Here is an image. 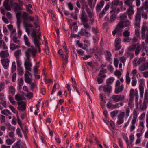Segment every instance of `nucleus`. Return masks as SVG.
Returning <instances> with one entry per match:
<instances>
[{"label": "nucleus", "instance_id": "obj_33", "mask_svg": "<svg viewBox=\"0 0 148 148\" xmlns=\"http://www.w3.org/2000/svg\"><path fill=\"white\" fill-rule=\"evenodd\" d=\"M123 27H120L121 29L123 28L124 27H128L131 24L130 22L128 20H126L122 22Z\"/></svg>", "mask_w": 148, "mask_h": 148}, {"label": "nucleus", "instance_id": "obj_4", "mask_svg": "<svg viewBox=\"0 0 148 148\" xmlns=\"http://www.w3.org/2000/svg\"><path fill=\"white\" fill-rule=\"evenodd\" d=\"M121 82L119 80L116 81L115 84L114 93L117 94L121 93L123 90L124 86L123 84L121 85Z\"/></svg>", "mask_w": 148, "mask_h": 148}, {"label": "nucleus", "instance_id": "obj_31", "mask_svg": "<svg viewBox=\"0 0 148 148\" xmlns=\"http://www.w3.org/2000/svg\"><path fill=\"white\" fill-rule=\"evenodd\" d=\"M23 39L25 44L28 46H30V43L29 41L28 38L26 35H24L23 36Z\"/></svg>", "mask_w": 148, "mask_h": 148}, {"label": "nucleus", "instance_id": "obj_29", "mask_svg": "<svg viewBox=\"0 0 148 148\" xmlns=\"http://www.w3.org/2000/svg\"><path fill=\"white\" fill-rule=\"evenodd\" d=\"M14 11H18L22 10L21 7L17 3H14Z\"/></svg>", "mask_w": 148, "mask_h": 148}, {"label": "nucleus", "instance_id": "obj_6", "mask_svg": "<svg viewBox=\"0 0 148 148\" xmlns=\"http://www.w3.org/2000/svg\"><path fill=\"white\" fill-rule=\"evenodd\" d=\"M27 56L26 57V59L25 60L24 64V66L25 70H27L29 71H31L32 64L30 58L29 56Z\"/></svg>", "mask_w": 148, "mask_h": 148}, {"label": "nucleus", "instance_id": "obj_18", "mask_svg": "<svg viewBox=\"0 0 148 148\" xmlns=\"http://www.w3.org/2000/svg\"><path fill=\"white\" fill-rule=\"evenodd\" d=\"M80 19L82 22L86 21H88L89 19L85 11L83 10L82 11Z\"/></svg>", "mask_w": 148, "mask_h": 148}, {"label": "nucleus", "instance_id": "obj_24", "mask_svg": "<svg viewBox=\"0 0 148 148\" xmlns=\"http://www.w3.org/2000/svg\"><path fill=\"white\" fill-rule=\"evenodd\" d=\"M106 72V70L105 69L102 68L100 71L98 75L99 76L104 78L106 77V75L104 73Z\"/></svg>", "mask_w": 148, "mask_h": 148}, {"label": "nucleus", "instance_id": "obj_30", "mask_svg": "<svg viewBox=\"0 0 148 148\" xmlns=\"http://www.w3.org/2000/svg\"><path fill=\"white\" fill-rule=\"evenodd\" d=\"M86 12L89 18H91L94 16V14L92 10H91L89 9L86 11Z\"/></svg>", "mask_w": 148, "mask_h": 148}, {"label": "nucleus", "instance_id": "obj_7", "mask_svg": "<svg viewBox=\"0 0 148 148\" xmlns=\"http://www.w3.org/2000/svg\"><path fill=\"white\" fill-rule=\"evenodd\" d=\"M130 47L131 48L130 49V50L133 51L135 50V53L136 56L139 54L141 50V47L140 45L138 43L135 44H133Z\"/></svg>", "mask_w": 148, "mask_h": 148}, {"label": "nucleus", "instance_id": "obj_64", "mask_svg": "<svg viewBox=\"0 0 148 148\" xmlns=\"http://www.w3.org/2000/svg\"><path fill=\"white\" fill-rule=\"evenodd\" d=\"M119 60L120 62L124 63L126 60V58L124 56H122L119 58Z\"/></svg>", "mask_w": 148, "mask_h": 148}, {"label": "nucleus", "instance_id": "obj_55", "mask_svg": "<svg viewBox=\"0 0 148 148\" xmlns=\"http://www.w3.org/2000/svg\"><path fill=\"white\" fill-rule=\"evenodd\" d=\"M123 34V36L125 37H128L130 35V32L128 30H125Z\"/></svg>", "mask_w": 148, "mask_h": 148}, {"label": "nucleus", "instance_id": "obj_11", "mask_svg": "<svg viewBox=\"0 0 148 148\" xmlns=\"http://www.w3.org/2000/svg\"><path fill=\"white\" fill-rule=\"evenodd\" d=\"M9 0H5L3 2V5L7 10L9 11L11 10L13 5V1H10L9 4Z\"/></svg>", "mask_w": 148, "mask_h": 148}, {"label": "nucleus", "instance_id": "obj_39", "mask_svg": "<svg viewBox=\"0 0 148 148\" xmlns=\"http://www.w3.org/2000/svg\"><path fill=\"white\" fill-rule=\"evenodd\" d=\"M142 62V61L140 58L138 60L137 58H135L133 61V64H135V66H137L139 65Z\"/></svg>", "mask_w": 148, "mask_h": 148}, {"label": "nucleus", "instance_id": "obj_42", "mask_svg": "<svg viewBox=\"0 0 148 148\" xmlns=\"http://www.w3.org/2000/svg\"><path fill=\"white\" fill-rule=\"evenodd\" d=\"M105 55L106 60L108 61H110L111 55L110 52L108 51H106Z\"/></svg>", "mask_w": 148, "mask_h": 148}, {"label": "nucleus", "instance_id": "obj_12", "mask_svg": "<svg viewBox=\"0 0 148 148\" xmlns=\"http://www.w3.org/2000/svg\"><path fill=\"white\" fill-rule=\"evenodd\" d=\"M10 60L8 58H2L1 60V62L3 67L5 69L8 68Z\"/></svg>", "mask_w": 148, "mask_h": 148}, {"label": "nucleus", "instance_id": "obj_17", "mask_svg": "<svg viewBox=\"0 0 148 148\" xmlns=\"http://www.w3.org/2000/svg\"><path fill=\"white\" fill-rule=\"evenodd\" d=\"M120 11L119 8L116 9L112 8V21H114L116 18V14Z\"/></svg>", "mask_w": 148, "mask_h": 148}, {"label": "nucleus", "instance_id": "obj_43", "mask_svg": "<svg viewBox=\"0 0 148 148\" xmlns=\"http://www.w3.org/2000/svg\"><path fill=\"white\" fill-rule=\"evenodd\" d=\"M121 29L120 28L119 26H118V25L115 28V30L112 31V33L113 35H115L116 33H118L120 32Z\"/></svg>", "mask_w": 148, "mask_h": 148}, {"label": "nucleus", "instance_id": "obj_54", "mask_svg": "<svg viewBox=\"0 0 148 148\" xmlns=\"http://www.w3.org/2000/svg\"><path fill=\"white\" fill-rule=\"evenodd\" d=\"M143 7L145 9L147 10L148 9V1L146 0L143 3Z\"/></svg>", "mask_w": 148, "mask_h": 148}, {"label": "nucleus", "instance_id": "obj_50", "mask_svg": "<svg viewBox=\"0 0 148 148\" xmlns=\"http://www.w3.org/2000/svg\"><path fill=\"white\" fill-rule=\"evenodd\" d=\"M39 40L37 39V38L34 39V44L37 47H38L41 44L39 43Z\"/></svg>", "mask_w": 148, "mask_h": 148}, {"label": "nucleus", "instance_id": "obj_45", "mask_svg": "<svg viewBox=\"0 0 148 148\" xmlns=\"http://www.w3.org/2000/svg\"><path fill=\"white\" fill-rule=\"evenodd\" d=\"M140 27H135L136 28L135 31V35L138 37H139L140 36Z\"/></svg>", "mask_w": 148, "mask_h": 148}, {"label": "nucleus", "instance_id": "obj_52", "mask_svg": "<svg viewBox=\"0 0 148 148\" xmlns=\"http://www.w3.org/2000/svg\"><path fill=\"white\" fill-rule=\"evenodd\" d=\"M16 69V62L15 61H13L12 65V72L13 73L14 72Z\"/></svg>", "mask_w": 148, "mask_h": 148}, {"label": "nucleus", "instance_id": "obj_27", "mask_svg": "<svg viewBox=\"0 0 148 148\" xmlns=\"http://www.w3.org/2000/svg\"><path fill=\"white\" fill-rule=\"evenodd\" d=\"M14 55L16 59H19L20 56L21 55V50L18 49L14 53Z\"/></svg>", "mask_w": 148, "mask_h": 148}, {"label": "nucleus", "instance_id": "obj_2", "mask_svg": "<svg viewBox=\"0 0 148 148\" xmlns=\"http://www.w3.org/2000/svg\"><path fill=\"white\" fill-rule=\"evenodd\" d=\"M141 38L145 39V41L146 44L148 43V27L143 25L141 29Z\"/></svg>", "mask_w": 148, "mask_h": 148}, {"label": "nucleus", "instance_id": "obj_48", "mask_svg": "<svg viewBox=\"0 0 148 148\" xmlns=\"http://www.w3.org/2000/svg\"><path fill=\"white\" fill-rule=\"evenodd\" d=\"M12 40L15 43L19 44L20 43V41L19 38L16 36H14L12 37Z\"/></svg>", "mask_w": 148, "mask_h": 148}, {"label": "nucleus", "instance_id": "obj_59", "mask_svg": "<svg viewBox=\"0 0 148 148\" xmlns=\"http://www.w3.org/2000/svg\"><path fill=\"white\" fill-rule=\"evenodd\" d=\"M10 102L12 104L14 105L15 101L14 100L13 97L10 95H9L8 96Z\"/></svg>", "mask_w": 148, "mask_h": 148}, {"label": "nucleus", "instance_id": "obj_28", "mask_svg": "<svg viewBox=\"0 0 148 148\" xmlns=\"http://www.w3.org/2000/svg\"><path fill=\"white\" fill-rule=\"evenodd\" d=\"M88 21H86L82 22L84 27L85 29H88L90 28L91 26V23L88 22Z\"/></svg>", "mask_w": 148, "mask_h": 148}, {"label": "nucleus", "instance_id": "obj_3", "mask_svg": "<svg viewBox=\"0 0 148 148\" xmlns=\"http://www.w3.org/2000/svg\"><path fill=\"white\" fill-rule=\"evenodd\" d=\"M106 85L103 86V91L108 96L110 93L111 91V78L108 79L106 81Z\"/></svg>", "mask_w": 148, "mask_h": 148}, {"label": "nucleus", "instance_id": "obj_60", "mask_svg": "<svg viewBox=\"0 0 148 148\" xmlns=\"http://www.w3.org/2000/svg\"><path fill=\"white\" fill-rule=\"evenodd\" d=\"M31 36L34 39L37 38V36L36 32L35 30H34L32 33L31 34Z\"/></svg>", "mask_w": 148, "mask_h": 148}, {"label": "nucleus", "instance_id": "obj_57", "mask_svg": "<svg viewBox=\"0 0 148 148\" xmlns=\"http://www.w3.org/2000/svg\"><path fill=\"white\" fill-rule=\"evenodd\" d=\"M5 84L3 82L0 83V92L2 91L5 88Z\"/></svg>", "mask_w": 148, "mask_h": 148}, {"label": "nucleus", "instance_id": "obj_10", "mask_svg": "<svg viewBox=\"0 0 148 148\" xmlns=\"http://www.w3.org/2000/svg\"><path fill=\"white\" fill-rule=\"evenodd\" d=\"M30 53L33 56H34L37 53V50L34 47L28 49L27 51L25 52V57H27V56H28L30 58Z\"/></svg>", "mask_w": 148, "mask_h": 148}, {"label": "nucleus", "instance_id": "obj_16", "mask_svg": "<svg viewBox=\"0 0 148 148\" xmlns=\"http://www.w3.org/2000/svg\"><path fill=\"white\" fill-rule=\"evenodd\" d=\"M121 41V40L119 38H117L116 39L115 42V50H119L121 47V45L120 44Z\"/></svg>", "mask_w": 148, "mask_h": 148}, {"label": "nucleus", "instance_id": "obj_13", "mask_svg": "<svg viewBox=\"0 0 148 148\" xmlns=\"http://www.w3.org/2000/svg\"><path fill=\"white\" fill-rule=\"evenodd\" d=\"M18 106L17 108L18 110L22 111H25L26 108V104L25 102L21 101L18 102Z\"/></svg>", "mask_w": 148, "mask_h": 148}, {"label": "nucleus", "instance_id": "obj_15", "mask_svg": "<svg viewBox=\"0 0 148 148\" xmlns=\"http://www.w3.org/2000/svg\"><path fill=\"white\" fill-rule=\"evenodd\" d=\"M127 18V15L126 14H123L121 15L120 16V22L118 24V26L120 27H123V25L122 22L124 21Z\"/></svg>", "mask_w": 148, "mask_h": 148}, {"label": "nucleus", "instance_id": "obj_25", "mask_svg": "<svg viewBox=\"0 0 148 148\" xmlns=\"http://www.w3.org/2000/svg\"><path fill=\"white\" fill-rule=\"evenodd\" d=\"M29 15V14L26 12H24L22 13L21 17L23 21H27Z\"/></svg>", "mask_w": 148, "mask_h": 148}, {"label": "nucleus", "instance_id": "obj_63", "mask_svg": "<svg viewBox=\"0 0 148 148\" xmlns=\"http://www.w3.org/2000/svg\"><path fill=\"white\" fill-rule=\"evenodd\" d=\"M144 9L143 7L138 8L137 12L136 14H141V12H143Z\"/></svg>", "mask_w": 148, "mask_h": 148}, {"label": "nucleus", "instance_id": "obj_44", "mask_svg": "<svg viewBox=\"0 0 148 148\" xmlns=\"http://www.w3.org/2000/svg\"><path fill=\"white\" fill-rule=\"evenodd\" d=\"M2 114L5 115H8V114L11 115V114L10 111L8 109H5L2 110L1 111Z\"/></svg>", "mask_w": 148, "mask_h": 148}, {"label": "nucleus", "instance_id": "obj_36", "mask_svg": "<svg viewBox=\"0 0 148 148\" xmlns=\"http://www.w3.org/2000/svg\"><path fill=\"white\" fill-rule=\"evenodd\" d=\"M88 4L90 7L92 9L95 6V3H93V0H87Z\"/></svg>", "mask_w": 148, "mask_h": 148}, {"label": "nucleus", "instance_id": "obj_40", "mask_svg": "<svg viewBox=\"0 0 148 148\" xmlns=\"http://www.w3.org/2000/svg\"><path fill=\"white\" fill-rule=\"evenodd\" d=\"M134 0H126L124 1V3L128 6H133L132 4Z\"/></svg>", "mask_w": 148, "mask_h": 148}, {"label": "nucleus", "instance_id": "obj_8", "mask_svg": "<svg viewBox=\"0 0 148 148\" xmlns=\"http://www.w3.org/2000/svg\"><path fill=\"white\" fill-rule=\"evenodd\" d=\"M141 19L140 14H136L135 16L134 21V23L135 27H140Z\"/></svg>", "mask_w": 148, "mask_h": 148}, {"label": "nucleus", "instance_id": "obj_56", "mask_svg": "<svg viewBox=\"0 0 148 148\" xmlns=\"http://www.w3.org/2000/svg\"><path fill=\"white\" fill-rule=\"evenodd\" d=\"M92 32L94 33L95 34L97 35V33H99V31L98 29L96 27H93L92 29Z\"/></svg>", "mask_w": 148, "mask_h": 148}, {"label": "nucleus", "instance_id": "obj_58", "mask_svg": "<svg viewBox=\"0 0 148 148\" xmlns=\"http://www.w3.org/2000/svg\"><path fill=\"white\" fill-rule=\"evenodd\" d=\"M147 107V105L145 103H144L143 105L140 106V109L142 110H145Z\"/></svg>", "mask_w": 148, "mask_h": 148}, {"label": "nucleus", "instance_id": "obj_47", "mask_svg": "<svg viewBox=\"0 0 148 148\" xmlns=\"http://www.w3.org/2000/svg\"><path fill=\"white\" fill-rule=\"evenodd\" d=\"M32 7V6L30 4H29L27 6V10L30 14H33V12L31 9Z\"/></svg>", "mask_w": 148, "mask_h": 148}, {"label": "nucleus", "instance_id": "obj_1", "mask_svg": "<svg viewBox=\"0 0 148 148\" xmlns=\"http://www.w3.org/2000/svg\"><path fill=\"white\" fill-rule=\"evenodd\" d=\"M130 112V109L129 108H126L125 112H121L118 116V120L117 123L118 125H120L124 121L123 119L124 117L126 118H128L129 116Z\"/></svg>", "mask_w": 148, "mask_h": 148}, {"label": "nucleus", "instance_id": "obj_46", "mask_svg": "<svg viewBox=\"0 0 148 148\" xmlns=\"http://www.w3.org/2000/svg\"><path fill=\"white\" fill-rule=\"evenodd\" d=\"M15 88L13 86H10L9 87V92L12 95H14L15 92Z\"/></svg>", "mask_w": 148, "mask_h": 148}, {"label": "nucleus", "instance_id": "obj_9", "mask_svg": "<svg viewBox=\"0 0 148 148\" xmlns=\"http://www.w3.org/2000/svg\"><path fill=\"white\" fill-rule=\"evenodd\" d=\"M125 97L124 95H114L112 96V99L115 102L123 101Z\"/></svg>", "mask_w": 148, "mask_h": 148}, {"label": "nucleus", "instance_id": "obj_61", "mask_svg": "<svg viewBox=\"0 0 148 148\" xmlns=\"http://www.w3.org/2000/svg\"><path fill=\"white\" fill-rule=\"evenodd\" d=\"M145 100L148 103V92L147 90H146L145 93Z\"/></svg>", "mask_w": 148, "mask_h": 148}, {"label": "nucleus", "instance_id": "obj_26", "mask_svg": "<svg viewBox=\"0 0 148 148\" xmlns=\"http://www.w3.org/2000/svg\"><path fill=\"white\" fill-rule=\"evenodd\" d=\"M123 2L122 1L119 0H113L112 2V5L116 6H121L122 5Z\"/></svg>", "mask_w": 148, "mask_h": 148}, {"label": "nucleus", "instance_id": "obj_62", "mask_svg": "<svg viewBox=\"0 0 148 148\" xmlns=\"http://www.w3.org/2000/svg\"><path fill=\"white\" fill-rule=\"evenodd\" d=\"M102 78L99 76L97 77V81L98 84H100L103 82V80Z\"/></svg>", "mask_w": 148, "mask_h": 148}, {"label": "nucleus", "instance_id": "obj_32", "mask_svg": "<svg viewBox=\"0 0 148 148\" xmlns=\"http://www.w3.org/2000/svg\"><path fill=\"white\" fill-rule=\"evenodd\" d=\"M129 7L127 10V12L129 16H131L134 13V11L133 10V6H129Z\"/></svg>", "mask_w": 148, "mask_h": 148}, {"label": "nucleus", "instance_id": "obj_51", "mask_svg": "<svg viewBox=\"0 0 148 148\" xmlns=\"http://www.w3.org/2000/svg\"><path fill=\"white\" fill-rule=\"evenodd\" d=\"M114 74L117 76L118 78H119L122 75V73L119 70H116L114 72Z\"/></svg>", "mask_w": 148, "mask_h": 148}, {"label": "nucleus", "instance_id": "obj_20", "mask_svg": "<svg viewBox=\"0 0 148 148\" xmlns=\"http://www.w3.org/2000/svg\"><path fill=\"white\" fill-rule=\"evenodd\" d=\"M9 51L7 49L1 51L0 53V56L1 58H6L9 56Z\"/></svg>", "mask_w": 148, "mask_h": 148}, {"label": "nucleus", "instance_id": "obj_21", "mask_svg": "<svg viewBox=\"0 0 148 148\" xmlns=\"http://www.w3.org/2000/svg\"><path fill=\"white\" fill-rule=\"evenodd\" d=\"M104 4V1H101L99 4L97 5L96 9L97 11H99L102 8Z\"/></svg>", "mask_w": 148, "mask_h": 148}, {"label": "nucleus", "instance_id": "obj_53", "mask_svg": "<svg viewBox=\"0 0 148 148\" xmlns=\"http://www.w3.org/2000/svg\"><path fill=\"white\" fill-rule=\"evenodd\" d=\"M122 40L124 42H129L131 41L132 39L128 37L124 38Z\"/></svg>", "mask_w": 148, "mask_h": 148}, {"label": "nucleus", "instance_id": "obj_37", "mask_svg": "<svg viewBox=\"0 0 148 148\" xmlns=\"http://www.w3.org/2000/svg\"><path fill=\"white\" fill-rule=\"evenodd\" d=\"M21 141L20 140H19L13 145L12 148H20L21 144L20 143Z\"/></svg>", "mask_w": 148, "mask_h": 148}, {"label": "nucleus", "instance_id": "obj_22", "mask_svg": "<svg viewBox=\"0 0 148 148\" xmlns=\"http://www.w3.org/2000/svg\"><path fill=\"white\" fill-rule=\"evenodd\" d=\"M131 48L130 46L128 48L127 52V57H129L130 59H132L134 57V54L132 53V52L133 51L130 49Z\"/></svg>", "mask_w": 148, "mask_h": 148}, {"label": "nucleus", "instance_id": "obj_38", "mask_svg": "<svg viewBox=\"0 0 148 148\" xmlns=\"http://www.w3.org/2000/svg\"><path fill=\"white\" fill-rule=\"evenodd\" d=\"M20 46L13 43L10 44V49L12 50H14L16 48H19Z\"/></svg>", "mask_w": 148, "mask_h": 148}, {"label": "nucleus", "instance_id": "obj_34", "mask_svg": "<svg viewBox=\"0 0 148 148\" xmlns=\"http://www.w3.org/2000/svg\"><path fill=\"white\" fill-rule=\"evenodd\" d=\"M137 118L133 117L131 121L132 125L131 126V130H134L135 128L134 124H135Z\"/></svg>", "mask_w": 148, "mask_h": 148}, {"label": "nucleus", "instance_id": "obj_19", "mask_svg": "<svg viewBox=\"0 0 148 148\" xmlns=\"http://www.w3.org/2000/svg\"><path fill=\"white\" fill-rule=\"evenodd\" d=\"M143 80L142 79H140L139 81L140 82L139 86V88L140 90V95L141 97H142L143 96L144 91V88L142 86V83L143 82Z\"/></svg>", "mask_w": 148, "mask_h": 148}, {"label": "nucleus", "instance_id": "obj_49", "mask_svg": "<svg viewBox=\"0 0 148 148\" xmlns=\"http://www.w3.org/2000/svg\"><path fill=\"white\" fill-rule=\"evenodd\" d=\"M25 82L28 84H30L32 81V79L29 76L25 77Z\"/></svg>", "mask_w": 148, "mask_h": 148}, {"label": "nucleus", "instance_id": "obj_5", "mask_svg": "<svg viewBox=\"0 0 148 148\" xmlns=\"http://www.w3.org/2000/svg\"><path fill=\"white\" fill-rule=\"evenodd\" d=\"M135 97V101L138 103V90L136 89L134 92V89H132L130 90V100L133 101L134 99V97Z\"/></svg>", "mask_w": 148, "mask_h": 148}, {"label": "nucleus", "instance_id": "obj_23", "mask_svg": "<svg viewBox=\"0 0 148 148\" xmlns=\"http://www.w3.org/2000/svg\"><path fill=\"white\" fill-rule=\"evenodd\" d=\"M139 69L141 71L147 70L148 69V62L143 64L139 67Z\"/></svg>", "mask_w": 148, "mask_h": 148}, {"label": "nucleus", "instance_id": "obj_35", "mask_svg": "<svg viewBox=\"0 0 148 148\" xmlns=\"http://www.w3.org/2000/svg\"><path fill=\"white\" fill-rule=\"evenodd\" d=\"M23 24L24 27L25 28H32L33 26L30 23H29L27 21L23 22Z\"/></svg>", "mask_w": 148, "mask_h": 148}, {"label": "nucleus", "instance_id": "obj_14", "mask_svg": "<svg viewBox=\"0 0 148 148\" xmlns=\"http://www.w3.org/2000/svg\"><path fill=\"white\" fill-rule=\"evenodd\" d=\"M78 35L81 36L84 35L86 37H89L90 36V33L87 30L82 28L80 31L78 32Z\"/></svg>", "mask_w": 148, "mask_h": 148}, {"label": "nucleus", "instance_id": "obj_41", "mask_svg": "<svg viewBox=\"0 0 148 148\" xmlns=\"http://www.w3.org/2000/svg\"><path fill=\"white\" fill-rule=\"evenodd\" d=\"M15 100L17 101H22L23 99V98L22 97V96L19 94L15 95Z\"/></svg>", "mask_w": 148, "mask_h": 148}]
</instances>
